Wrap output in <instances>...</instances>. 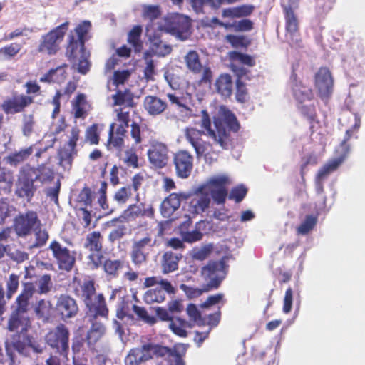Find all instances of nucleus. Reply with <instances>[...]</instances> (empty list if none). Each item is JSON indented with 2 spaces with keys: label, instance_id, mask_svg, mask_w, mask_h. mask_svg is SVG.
<instances>
[{
  "label": "nucleus",
  "instance_id": "nucleus-1",
  "mask_svg": "<svg viewBox=\"0 0 365 365\" xmlns=\"http://www.w3.org/2000/svg\"><path fill=\"white\" fill-rule=\"evenodd\" d=\"M213 125L214 128H212L208 112L202 110L200 126L202 130L192 127L186 128L185 130V139L194 148L197 158L206 157L212 148L210 143L202 139L203 134L212 139L214 143L226 150L231 142V131L237 133L240 128L236 116L230 110L225 112L222 116L215 117Z\"/></svg>",
  "mask_w": 365,
  "mask_h": 365
},
{
  "label": "nucleus",
  "instance_id": "nucleus-2",
  "mask_svg": "<svg viewBox=\"0 0 365 365\" xmlns=\"http://www.w3.org/2000/svg\"><path fill=\"white\" fill-rule=\"evenodd\" d=\"M30 327L31 321L27 313L14 309L8 320L7 329L19 334L12 336L11 346L19 355L34 359L42 354L46 347L30 335L26 336L25 341L19 339V334H26Z\"/></svg>",
  "mask_w": 365,
  "mask_h": 365
},
{
  "label": "nucleus",
  "instance_id": "nucleus-3",
  "mask_svg": "<svg viewBox=\"0 0 365 365\" xmlns=\"http://www.w3.org/2000/svg\"><path fill=\"white\" fill-rule=\"evenodd\" d=\"M91 27L89 21H83L71 31L67 38L66 56L71 61H75L78 56L86 53V36Z\"/></svg>",
  "mask_w": 365,
  "mask_h": 365
},
{
  "label": "nucleus",
  "instance_id": "nucleus-4",
  "mask_svg": "<svg viewBox=\"0 0 365 365\" xmlns=\"http://www.w3.org/2000/svg\"><path fill=\"white\" fill-rule=\"evenodd\" d=\"M226 264L223 260H210L200 269V277L206 282L205 290L217 289L227 275Z\"/></svg>",
  "mask_w": 365,
  "mask_h": 365
},
{
  "label": "nucleus",
  "instance_id": "nucleus-5",
  "mask_svg": "<svg viewBox=\"0 0 365 365\" xmlns=\"http://www.w3.org/2000/svg\"><path fill=\"white\" fill-rule=\"evenodd\" d=\"M69 329L62 323L51 329L44 336L46 344L66 359L69 353Z\"/></svg>",
  "mask_w": 365,
  "mask_h": 365
},
{
  "label": "nucleus",
  "instance_id": "nucleus-6",
  "mask_svg": "<svg viewBox=\"0 0 365 365\" xmlns=\"http://www.w3.org/2000/svg\"><path fill=\"white\" fill-rule=\"evenodd\" d=\"M70 21H66L42 36L38 51L48 56L56 55L60 50V43L68 30Z\"/></svg>",
  "mask_w": 365,
  "mask_h": 365
},
{
  "label": "nucleus",
  "instance_id": "nucleus-7",
  "mask_svg": "<svg viewBox=\"0 0 365 365\" xmlns=\"http://www.w3.org/2000/svg\"><path fill=\"white\" fill-rule=\"evenodd\" d=\"M41 226V221L37 212L29 210L19 212L14 217L11 227L18 237L25 238Z\"/></svg>",
  "mask_w": 365,
  "mask_h": 365
},
{
  "label": "nucleus",
  "instance_id": "nucleus-8",
  "mask_svg": "<svg viewBox=\"0 0 365 365\" xmlns=\"http://www.w3.org/2000/svg\"><path fill=\"white\" fill-rule=\"evenodd\" d=\"M124 268L127 269V271L123 275L125 280L135 282L138 279L139 273L133 270L125 257L119 259L108 258L104 264V272L110 279H115L119 277L120 272Z\"/></svg>",
  "mask_w": 365,
  "mask_h": 365
},
{
  "label": "nucleus",
  "instance_id": "nucleus-9",
  "mask_svg": "<svg viewBox=\"0 0 365 365\" xmlns=\"http://www.w3.org/2000/svg\"><path fill=\"white\" fill-rule=\"evenodd\" d=\"M155 240L150 235L134 240L130 251V257L135 267H140L148 262L150 250L153 247Z\"/></svg>",
  "mask_w": 365,
  "mask_h": 365
},
{
  "label": "nucleus",
  "instance_id": "nucleus-10",
  "mask_svg": "<svg viewBox=\"0 0 365 365\" xmlns=\"http://www.w3.org/2000/svg\"><path fill=\"white\" fill-rule=\"evenodd\" d=\"M48 249L56 259L58 267L61 270L71 272L76 264V252L70 250L54 240L51 242Z\"/></svg>",
  "mask_w": 365,
  "mask_h": 365
},
{
  "label": "nucleus",
  "instance_id": "nucleus-11",
  "mask_svg": "<svg viewBox=\"0 0 365 365\" xmlns=\"http://www.w3.org/2000/svg\"><path fill=\"white\" fill-rule=\"evenodd\" d=\"M190 26L191 24L187 16L173 14L166 18L164 29L167 33L184 40L190 35Z\"/></svg>",
  "mask_w": 365,
  "mask_h": 365
},
{
  "label": "nucleus",
  "instance_id": "nucleus-12",
  "mask_svg": "<svg viewBox=\"0 0 365 365\" xmlns=\"http://www.w3.org/2000/svg\"><path fill=\"white\" fill-rule=\"evenodd\" d=\"M229 184V178L225 175H220L210 178L206 185L203 187H205V189L207 188V192L216 204L223 205L228 195L227 186Z\"/></svg>",
  "mask_w": 365,
  "mask_h": 365
},
{
  "label": "nucleus",
  "instance_id": "nucleus-13",
  "mask_svg": "<svg viewBox=\"0 0 365 365\" xmlns=\"http://www.w3.org/2000/svg\"><path fill=\"white\" fill-rule=\"evenodd\" d=\"M314 85L319 97L328 99L334 91V78L329 68L320 67L314 76Z\"/></svg>",
  "mask_w": 365,
  "mask_h": 365
},
{
  "label": "nucleus",
  "instance_id": "nucleus-14",
  "mask_svg": "<svg viewBox=\"0 0 365 365\" xmlns=\"http://www.w3.org/2000/svg\"><path fill=\"white\" fill-rule=\"evenodd\" d=\"M56 316L62 321L76 317L79 312L76 300L67 294H60L55 306Z\"/></svg>",
  "mask_w": 365,
  "mask_h": 365
},
{
  "label": "nucleus",
  "instance_id": "nucleus-15",
  "mask_svg": "<svg viewBox=\"0 0 365 365\" xmlns=\"http://www.w3.org/2000/svg\"><path fill=\"white\" fill-rule=\"evenodd\" d=\"M155 215V210L152 205L145 207V205L140 203L139 205H130L123 212V215L112 219L108 223L115 226L118 222H124L130 220H135L139 217H147L153 218Z\"/></svg>",
  "mask_w": 365,
  "mask_h": 365
},
{
  "label": "nucleus",
  "instance_id": "nucleus-16",
  "mask_svg": "<svg viewBox=\"0 0 365 365\" xmlns=\"http://www.w3.org/2000/svg\"><path fill=\"white\" fill-rule=\"evenodd\" d=\"M30 173L24 167L21 168L15 190V194L18 197L24 198L29 202L31 200L37 190Z\"/></svg>",
  "mask_w": 365,
  "mask_h": 365
},
{
  "label": "nucleus",
  "instance_id": "nucleus-17",
  "mask_svg": "<svg viewBox=\"0 0 365 365\" xmlns=\"http://www.w3.org/2000/svg\"><path fill=\"white\" fill-rule=\"evenodd\" d=\"M34 103V97L24 94H14L3 101L1 108L6 115L22 113Z\"/></svg>",
  "mask_w": 365,
  "mask_h": 365
},
{
  "label": "nucleus",
  "instance_id": "nucleus-18",
  "mask_svg": "<svg viewBox=\"0 0 365 365\" xmlns=\"http://www.w3.org/2000/svg\"><path fill=\"white\" fill-rule=\"evenodd\" d=\"M168 151V148L165 143L153 140L147 151L148 160L152 166L155 168L165 167L169 160Z\"/></svg>",
  "mask_w": 365,
  "mask_h": 365
},
{
  "label": "nucleus",
  "instance_id": "nucleus-19",
  "mask_svg": "<svg viewBox=\"0 0 365 365\" xmlns=\"http://www.w3.org/2000/svg\"><path fill=\"white\" fill-rule=\"evenodd\" d=\"M193 156L187 150H181L175 153L173 163L178 177L187 178L193 168Z\"/></svg>",
  "mask_w": 365,
  "mask_h": 365
},
{
  "label": "nucleus",
  "instance_id": "nucleus-20",
  "mask_svg": "<svg viewBox=\"0 0 365 365\" xmlns=\"http://www.w3.org/2000/svg\"><path fill=\"white\" fill-rule=\"evenodd\" d=\"M72 286L73 294L81 298L85 305L91 304V300L96 294L95 282L93 279H84L83 282H81L77 277H74Z\"/></svg>",
  "mask_w": 365,
  "mask_h": 365
},
{
  "label": "nucleus",
  "instance_id": "nucleus-21",
  "mask_svg": "<svg viewBox=\"0 0 365 365\" xmlns=\"http://www.w3.org/2000/svg\"><path fill=\"white\" fill-rule=\"evenodd\" d=\"M152 133V130L145 123H138L133 121L130 125V138L132 140L131 145L134 148H138L140 151L144 150L147 145L145 144L147 140V135Z\"/></svg>",
  "mask_w": 365,
  "mask_h": 365
},
{
  "label": "nucleus",
  "instance_id": "nucleus-22",
  "mask_svg": "<svg viewBox=\"0 0 365 365\" xmlns=\"http://www.w3.org/2000/svg\"><path fill=\"white\" fill-rule=\"evenodd\" d=\"M299 0H289L288 5L282 4L283 13L285 20L286 36L291 38L299 35V21L294 11V6H297Z\"/></svg>",
  "mask_w": 365,
  "mask_h": 365
},
{
  "label": "nucleus",
  "instance_id": "nucleus-23",
  "mask_svg": "<svg viewBox=\"0 0 365 365\" xmlns=\"http://www.w3.org/2000/svg\"><path fill=\"white\" fill-rule=\"evenodd\" d=\"M189 197V195L185 192L170 193L161 202L160 210L161 215L165 218H170L174 212L179 209L182 200Z\"/></svg>",
  "mask_w": 365,
  "mask_h": 365
},
{
  "label": "nucleus",
  "instance_id": "nucleus-24",
  "mask_svg": "<svg viewBox=\"0 0 365 365\" xmlns=\"http://www.w3.org/2000/svg\"><path fill=\"white\" fill-rule=\"evenodd\" d=\"M336 153H339L338 157L329 160L319 170L317 175V180L323 181L331 173L336 171L345 160L349 153L347 148H340V146H339V148L336 150Z\"/></svg>",
  "mask_w": 365,
  "mask_h": 365
},
{
  "label": "nucleus",
  "instance_id": "nucleus-25",
  "mask_svg": "<svg viewBox=\"0 0 365 365\" xmlns=\"http://www.w3.org/2000/svg\"><path fill=\"white\" fill-rule=\"evenodd\" d=\"M24 168L27 172L31 173V177L33 178L34 182H40L43 185L51 182L54 179L53 169L46 163L38 165L37 167L26 165Z\"/></svg>",
  "mask_w": 365,
  "mask_h": 365
},
{
  "label": "nucleus",
  "instance_id": "nucleus-26",
  "mask_svg": "<svg viewBox=\"0 0 365 365\" xmlns=\"http://www.w3.org/2000/svg\"><path fill=\"white\" fill-rule=\"evenodd\" d=\"M35 292L36 288L33 282H24L22 289L15 300L14 309L27 313L29 310L30 301Z\"/></svg>",
  "mask_w": 365,
  "mask_h": 365
},
{
  "label": "nucleus",
  "instance_id": "nucleus-27",
  "mask_svg": "<svg viewBox=\"0 0 365 365\" xmlns=\"http://www.w3.org/2000/svg\"><path fill=\"white\" fill-rule=\"evenodd\" d=\"M210 194L205 190V187H200L190 202L191 212L194 214L204 212L210 207Z\"/></svg>",
  "mask_w": 365,
  "mask_h": 365
},
{
  "label": "nucleus",
  "instance_id": "nucleus-28",
  "mask_svg": "<svg viewBox=\"0 0 365 365\" xmlns=\"http://www.w3.org/2000/svg\"><path fill=\"white\" fill-rule=\"evenodd\" d=\"M67 68L68 65L66 63H63L56 68H51L42 76L39 78V81L41 83H47L50 84L56 83L60 85L64 83L67 78Z\"/></svg>",
  "mask_w": 365,
  "mask_h": 365
},
{
  "label": "nucleus",
  "instance_id": "nucleus-29",
  "mask_svg": "<svg viewBox=\"0 0 365 365\" xmlns=\"http://www.w3.org/2000/svg\"><path fill=\"white\" fill-rule=\"evenodd\" d=\"M90 313L92 314L91 321H96L98 317L106 319L108 317V309L107 307L105 297L103 294L96 296L95 300H91V304L86 305Z\"/></svg>",
  "mask_w": 365,
  "mask_h": 365
},
{
  "label": "nucleus",
  "instance_id": "nucleus-30",
  "mask_svg": "<svg viewBox=\"0 0 365 365\" xmlns=\"http://www.w3.org/2000/svg\"><path fill=\"white\" fill-rule=\"evenodd\" d=\"M143 106L150 115L156 116L167 109L168 104L159 97L149 95L144 98Z\"/></svg>",
  "mask_w": 365,
  "mask_h": 365
},
{
  "label": "nucleus",
  "instance_id": "nucleus-31",
  "mask_svg": "<svg viewBox=\"0 0 365 365\" xmlns=\"http://www.w3.org/2000/svg\"><path fill=\"white\" fill-rule=\"evenodd\" d=\"M81 130L75 125L70 130V136L68 140L65 143L61 155L63 158H71L73 155H76L78 150L76 149L77 142L80 139Z\"/></svg>",
  "mask_w": 365,
  "mask_h": 365
},
{
  "label": "nucleus",
  "instance_id": "nucleus-32",
  "mask_svg": "<svg viewBox=\"0 0 365 365\" xmlns=\"http://www.w3.org/2000/svg\"><path fill=\"white\" fill-rule=\"evenodd\" d=\"M255 6L252 4H242L237 6L224 9L222 11L223 18L236 19L243 18L250 16L255 11Z\"/></svg>",
  "mask_w": 365,
  "mask_h": 365
},
{
  "label": "nucleus",
  "instance_id": "nucleus-33",
  "mask_svg": "<svg viewBox=\"0 0 365 365\" xmlns=\"http://www.w3.org/2000/svg\"><path fill=\"white\" fill-rule=\"evenodd\" d=\"M181 254H176L171 251L165 252L161 259L162 272L163 274L173 272L178 269L179 261L182 259Z\"/></svg>",
  "mask_w": 365,
  "mask_h": 365
},
{
  "label": "nucleus",
  "instance_id": "nucleus-34",
  "mask_svg": "<svg viewBox=\"0 0 365 365\" xmlns=\"http://www.w3.org/2000/svg\"><path fill=\"white\" fill-rule=\"evenodd\" d=\"M215 87L217 93L224 98H230L232 93L233 82L228 73H223L215 81Z\"/></svg>",
  "mask_w": 365,
  "mask_h": 365
},
{
  "label": "nucleus",
  "instance_id": "nucleus-35",
  "mask_svg": "<svg viewBox=\"0 0 365 365\" xmlns=\"http://www.w3.org/2000/svg\"><path fill=\"white\" fill-rule=\"evenodd\" d=\"M92 324L86 334V341L88 347L94 349L96 344L102 338L106 332L105 326L96 321H91Z\"/></svg>",
  "mask_w": 365,
  "mask_h": 365
},
{
  "label": "nucleus",
  "instance_id": "nucleus-36",
  "mask_svg": "<svg viewBox=\"0 0 365 365\" xmlns=\"http://www.w3.org/2000/svg\"><path fill=\"white\" fill-rule=\"evenodd\" d=\"M292 96L299 104L306 101H311L314 99L313 90L303 83H297L291 86Z\"/></svg>",
  "mask_w": 365,
  "mask_h": 365
},
{
  "label": "nucleus",
  "instance_id": "nucleus-37",
  "mask_svg": "<svg viewBox=\"0 0 365 365\" xmlns=\"http://www.w3.org/2000/svg\"><path fill=\"white\" fill-rule=\"evenodd\" d=\"M103 236L99 231L88 233L84 240L83 247L91 252H101L103 250Z\"/></svg>",
  "mask_w": 365,
  "mask_h": 365
},
{
  "label": "nucleus",
  "instance_id": "nucleus-38",
  "mask_svg": "<svg viewBox=\"0 0 365 365\" xmlns=\"http://www.w3.org/2000/svg\"><path fill=\"white\" fill-rule=\"evenodd\" d=\"M149 40L150 48L154 55L163 57L171 53V46L163 43L159 36L153 34L150 36Z\"/></svg>",
  "mask_w": 365,
  "mask_h": 365
},
{
  "label": "nucleus",
  "instance_id": "nucleus-39",
  "mask_svg": "<svg viewBox=\"0 0 365 365\" xmlns=\"http://www.w3.org/2000/svg\"><path fill=\"white\" fill-rule=\"evenodd\" d=\"M115 106H125L128 108H134L136 103L134 101V95L129 89L124 91L117 90L112 96Z\"/></svg>",
  "mask_w": 365,
  "mask_h": 365
},
{
  "label": "nucleus",
  "instance_id": "nucleus-40",
  "mask_svg": "<svg viewBox=\"0 0 365 365\" xmlns=\"http://www.w3.org/2000/svg\"><path fill=\"white\" fill-rule=\"evenodd\" d=\"M143 32L142 26L137 25L128 34V43L133 48L135 53H140L143 50V43L141 41V35Z\"/></svg>",
  "mask_w": 365,
  "mask_h": 365
},
{
  "label": "nucleus",
  "instance_id": "nucleus-41",
  "mask_svg": "<svg viewBox=\"0 0 365 365\" xmlns=\"http://www.w3.org/2000/svg\"><path fill=\"white\" fill-rule=\"evenodd\" d=\"M213 22L226 29L232 28L235 31H249L253 29V22L248 19H242L240 21H235L233 24H227L220 21L217 18L213 19Z\"/></svg>",
  "mask_w": 365,
  "mask_h": 365
},
{
  "label": "nucleus",
  "instance_id": "nucleus-42",
  "mask_svg": "<svg viewBox=\"0 0 365 365\" xmlns=\"http://www.w3.org/2000/svg\"><path fill=\"white\" fill-rule=\"evenodd\" d=\"M53 305L51 301L41 299L36 304L35 312L38 318L49 320L53 314Z\"/></svg>",
  "mask_w": 365,
  "mask_h": 365
},
{
  "label": "nucleus",
  "instance_id": "nucleus-43",
  "mask_svg": "<svg viewBox=\"0 0 365 365\" xmlns=\"http://www.w3.org/2000/svg\"><path fill=\"white\" fill-rule=\"evenodd\" d=\"M192 325L190 322L182 319L180 317H177L170 322L169 328L177 336L180 337H186L187 332L186 328H191Z\"/></svg>",
  "mask_w": 365,
  "mask_h": 365
},
{
  "label": "nucleus",
  "instance_id": "nucleus-44",
  "mask_svg": "<svg viewBox=\"0 0 365 365\" xmlns=\"http://www.w3.org/2000/svg\"><path fill=\"white\" fill-rule=\"evenodd\" d=\"M22 49V45L14 42L0 48V61H9L14 58Z\"/></svg>",
  "mask_w": 365,
  "mask_h": 365
},
{
  "label": "nucleus",
  "instance_id": "nucleus-45",
  "mask_svg": "<svg viewBox=\"0 0 365 365\" xmlns=\"http://www.w3.org/2000/svg\"><path fill=\"white\" fill-rule=\"evenodd\" d=\"M185 61L187 68L193 73H200L202 71V66L196 51H190L185 57Z\"/></svg>",
  "mask_w": 365,
  "mask_h": 365
},
{
  "label": "nucleus",
  "instance_id": "nucleus-46",
  "mask_svg": "<svg viewBox=\"0 0 365 365\" xmlns=\"http://www.w3.org/2000/svg\"><path fill=\"white\" fill-rule=\"evenodd\" d=\"M32 153L33 148L31 146L21 149L19 151L11 153L7 157V162L11 165L16 166L27 160Z\"/></svg>",
  "mask_w": 365,
  "mask_h": 365
},
{
  "label": "nucleus",
  "instance_id": "nucleus-47",
  "mask_svg": "<svg viewBox=\"0 0 365 365\" xmlns=\"http://www.w3.org/2000/svg\"><path fill=\"white\" fill-rule=\"evenodd\" d=\"M139 150L140 151V148H134L133 145L125 150L124 157L122 160L128 168L134 169L139 168V160L137 155V152Z\"/></svg>",
  "mask_w": 365,
  "mask_h": 365
},
{
  "label": "nucleus",
  "instance_id": "nucleus-48",
  "mask_svg": "<svg viewBox=\"0 0 365 365\" xmlns=\"http://www.w3.org/2000/svg\"><path fill=\"white\" fill-rule=\"evenodd\" d=\"M165 299V292L159 287L150 289L143 295V301L148 304L162 303Z\"/></svg>",
  "mask_w": 365,
  "mask_h": 365
},
{
  "label": "nucleus",
  "instance_id": "nucleus-49",
  "mask_svg": "<svg viewBox=\"0 0 365 365\" xmlns=\"http://www.w3.org/2000/svg\"><path fill=\"white\" fill-rule=\"evenodd\" d=\"M318 217L317 215H307L304 220L297 228L298 235H305L312 231L317 223Z\"/></svg>",
  "mask_w": 365,
  "mask_h": 365
},
{
  "label": "nucleus",
  "instance_id": "nucleus-50",
  "mask_svg": "<svg viewBox=\"0 0 365 365\" xmlns=\"http://www.w3.org/2000/svg\"><path fill=\"white\" fill-rule=\"evenodd\" d=\"M85 142L91 145H96L100 142L99 126L93 123L88 126L85 131Z\"/></svg>",
  "mask_w": 365,
  "mask_h": 365
},
{
  "label": "nucleus",
  "instance_id": "nucleus-51",
  "mask_svg": "<svg viewBox=\"0 0 365 365\" xmlns=\"http://www.w3.org/2000/svg\"><path fill=\"white\" fill-rule=\"evenodd\" d=\"M88 266L92 270H96L102 267L103 270L104 271V264L108 259H106L104 261V256L101 252H91L88 256Z\"/></svg>",
  "mask_w": 365,
  "mask_h": 365
},
{
  "label": "nucleus",
  "instance_id": "nucleus-52",
  "mask_svg": "<svg viewBox=\"0 0 365 365\" xmlns=\"http://www.w3.org/2000/svg\"><path fill=\"white\" fill-rule=\"evenodd\" d=\"M115 125L116 124L115 123H111L110 125L108 143L112 145L114 148L120 149L124 146L125 135H120L114 133V128Z\"/></svg>",
  "mask_w": 365,
  "mask_h": 365
},
{
  "label": "nucleus",
  "instance_id": "nucleus-53",
  "mask_svg": "<svg viewBox=\"0 0 365 365\" xmlns=\"http://www.w3.org/2000/svg\"><path fill=\"white\" fill-rule=\"evenodd\" d=\"M360 127V120H357L355 124L346 131L344 140L340 143V148H347L350 152V145L348 143L351 138L357 139V133Z\"/></svg>",
  "mask_w": 365,
  "mask_h": 365
},
{
  "label": "nucleus",
  "instance_id": "nucleus-54",
  "mask_svg": "<svg viewBox=\"0 0 365 365\" xmlns=\"http://www.w3.org/2000/svg\"><path fill=\"white\" fill-rule=\"evenodd\" d=\"M225 302L226 301L224 299V294L217 293L210 295L203 303L200 304V307L202 309H205L217 305V307L221 306L222 308Z\"/></svg>",
  "mask_w": 365,
  "mask_h": 365
},
{
  "label": "nucleus",
  "instance_id": "nucleus-55",
  "mask_svg": "<svg viewBox=\"0 0 365 365\" xmlns=\"http://www.w3.org/2000/svg\"><path fill=\"white\" fill-rule=\"evenodd\" d=\"M235 98L237 101L241 103H247L250 100L246 84L239 78L236 81Z\"/></svg>",
  "mask_w": 365,
  "mask_h": 365
},
{
  "label": "nucleus",
  "instance_id": "nucleus-56",
  "mask_svg": "<svg viewBox=\"0 0 365 365\" xmlns=\"http://www.w3.org/2000/svg\"><path fill=\"white\" fill-rule=\"evenodd\" d=\"M229 56L232 61H237L250 67L255 65V59L248 54L242 53L239 51H232L230 52Z\"/></svg>",
  "mask_w": 365,
  "mask_h": 365
},
{
  "label": "nucleus",
  "instance_id": "nucleus-57",
  "mask_svg": "<svg viewBox=\"0 0 365 365\" xmlns=\"http://www.w3.org/2000/svg\"><path fill=\"white\" fill-rule=\"evenodd\" d=\"M180 288L185 292V295L189 299L197 298L200 297L203 293L210 292V290H205L206 287L204 284L201 288H197L182 284H180Z\"/></svg>",
  "mask_w": 365,
  "mask_h": 365
},
{
  "label": "nucleus",
  "instance_id": "nucleus-58",
  "mask_svg": "<svg viewBox=\"0 0 365 365\" xmlns=\"http://www.w3.org/2000/svg\"><path fill=\"white\" fill-rule=\"evenodd\" d=\"M19 285V277L16 274H11L6 281V298L10 300L18 290Z\"/></svg>",
  "mask_w": 365,
  "mask_h": 365
},
{
  "label": "nucleus",
  "instance_id": "nucleus-59",
  "mask_svg": "<svg viewBox=\"0 0 365 365\" xmlns=\"http://www.w3.org/2000/svg\"><path fill=\"white\" fill-rule=\"evenodd\" d=\"M35 125L34 116L32 114H24L22 118V133L24 136H30Z\"/></svg>",
  "mask_w": 365,
  "mask_h": 365
},
{
  "label": "nucleus",
  "instance_id": "nucleus-60",
  "mask_svg": "<svg viewBox=\"0 0 365 365\" xmlns=\"http://www.w3.org/2000/svg\"><path fill=\"white\" fill-rule=\"evenodd\" d=\"M247 193V188L243 185H239L232 188L228 197L239 203L243 200Z\"/></svg>",
  "mask_w": 365,
  "mask_h": 365
},
{
  "label": "nucleus",
  "instance_id": "nucleus-61",
  "mask_svg": "<svg viewBox=\"0 0 365 365\" xmlns=\"http://www.w3.org/2000/svg\"><path fill=\"white\" fill-rule=\"evenodd\" d=\"M186 312L190 319L199 326L205 324V319L202 318L201 313L195 304H189L186 308Z\"/></svg>",
  "mask_w": 365,
  "mask_h": 365
},
{
  "label": "nucleus",
  "instance_id": "nucleus-62",
  "mask_svg": "<svg viewBox=\"0 0 365 365\" xmlns=\"http://www.w3.org/2000/svg\"><path fill=\"white\" fill-rule=\"evenodd\" d=\"M35 235V242L32 245V247H41L46 245L48 240V232L45 230L42 229L41 227H38L34 231Z\"/></svg>",
  "mask_w": 365,
  "mask_h": 365
},
{
  "label": "nucleus",
  "instance_id": "nucleus-63",
  "mask_svg": "<svg viewBox=\"0 0 365 365\" xmlns=\"http://www.w3.org/2000/svg\"><path fill=\"white\" fill-rule=\"evenodd\" d=\"M128 234V228L125 225H120L112 230L108 234V239L111 243L121 240Z\"/></svg>",
  "mask_w": 365,
  "mask_h": 365
},
{
  "label": "nucleus",
  "instance_id": "nucleus-64",
  "mask_svg": "<svg viewBox=\"0 0 365 365\" xmlns=\"http://www.w3.org/2000/svg\"><path fill=\"white\" fill-rule=\"evenodd\" d=\"M52 287L51 277L49 274H45L41 277L38 282V293L40 294H47Z\"/></svg>",
  "mask_w": 365,
  "mask_h": 365
}]
</instances>
